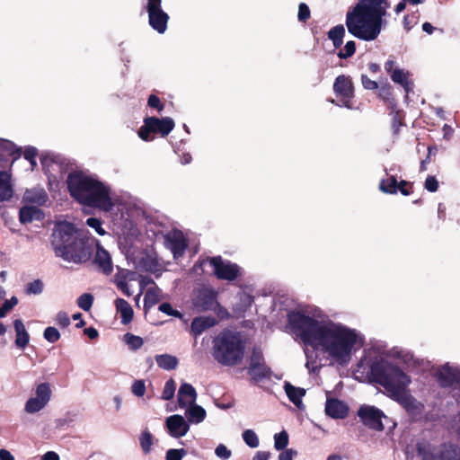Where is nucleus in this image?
<instances>
[{
	"label": "nucleus",
	"mask_w": 460,
	"mask_h": 460,
	"mask_svg": "<svg viewBox=\"0 0 460 460\" xmlns=\"http://www.w3.org/2000/svg\"><path fill=\"white\" fill-rule=\"evenodd\" d=\"M349 412L348 406L338 399H327L325 403V413L332 419H344Z\"/></svg>",
	"instance_id": "4be33fe9"
},
{
	"label": "nucleus",
	"mask_w": 460,
	"mask_h": 460,
	"mask_svg": "<svg viewBox=\"0 0 460 460\" xmlns=\"http://www.w3.org/2000/svg\"><path fill=\"white\" fill-rule=\"evenodd\" d=\"M0 460H15L14 456L7 449H0Z\"/></svg>",
	"instance_id": "338daca9"
},
{
	"label": "nucleus",
	"mask_w": 460,
	"mask_h": 460,
	"mask_svg": "<svg viewBox=\"0 0 460 460\" xmlns=\"http://www.w3.org/2000/svg\"><path fill=\"white\" fill-rule=\"evenodd\" d=\"M193 305L199 311L214 310L219 306L217 301V293L208 288L199 289L193 298Z\"/></svg>",
	"instance_id": "2eb2a0df"
},
{
	"label": "nucleus",
	"mask_w": 460,
	"mask_h": 460,
	"mask_svg": "<svg viewBox=\"0 0 460 460\" xmlns=\"http://www.w3.org/2000/svg\"><path fill=\"white\" fill-rule=\"evenodd\" d=\"M217 321L212 316H199L193 319L191 323V332L195 336L200 335L205 330L213 327Z\"/></svg>",
	"instance_id": "bb28decb"
},
{
	"label": "nucleus",
	"mask_w": 460,
	"mask_h": 460,
	"mask_svg": "<svg viewBox=\"0 0 460 460\" xmlns=\"http://www.w3.org/2000/svg\"><path fill=\"white\" fill-rule=\"evenodd\" d=\"M139 444L144 454L147 455L152 450L154 437L147 429L143 430L139 435Z\"/></svg>",
	"instance_id": "72a5a7b5"
},
{
	"label": "nucleus",
	"mask_w": 460,
	"mask_h": 460,
	"mask_svg": "<svg viewBox=\"0 0 460 460\" xmlns=\"http://www.w3.org/2000/svg\"><path fill=\"white\" fill-rule=\"evenodd\" d=\"M356 50V44L353 40L348 41L344 48L341 49L338 53V57L341 59H346L350 58Z\"/></svg>",
	"instance_id": "37998d69"
},
{
	"label": "nucleus",
	"mask_w": 460,
	"mask_h": 460,
	"mask_svg": "<svg viewBox=\"0 0 460 460\" xmlns=\"http://www.w3.org/2000/svg\"><path fill=\"white\" fill-rule=\"evenodd\" d=\"M22 199L27 204L40 207L47 202L48 195L44 189L37 187L27 190Z\"/></svg>",
	"instance_id": "b1692460"
},
{
	"label": "nucleus",
	"mask_w": 460,
	"mask_h": 460,
	"mask_svg": "<svg viewBox=\"0 0 460 460\" xmlns=\"http://www.w3.org/2000/svg\"><path fill=\"white\" fill-rule=\"evenodd\" d=\"M151 133H153V131L148 128L147 123H144L138 130L139 137L145 141L152 140V137H150Z\"/></svg>",
	"instance_id": "052dcab7"
},
{
	"label": "nucleus",
	"mask_w": 460,
	"mask_h": 460,
	"mask_svg": "<svg viewBox=\"0 0 460 460\" xmlns=\"http://www.w3.org/2000/svg\"><path fill=\"white\" fill-rule=\"evenodd\" d=\"M288 322L305 345L321 353L332 366H348L365 342L360 332L331 320L317 307L289 312Z\"/></svg>",
	"instance_id": "f257e3e1"
},
{
	"label": "nucleus",
	"mask_w": 460,
	"mask_h": 460,
	"mask_svg": "<svg viewBox=\"0 0 460 460\" xmlns=\"http://www.w3.org/2000/svg\"><path fill=\"white\" fill-rule=\"evenodd\" d=\"M144 123L147 126L153 133L159 134L162 137L167 136L174 128L175 124L172 118L164 117L162 119L156 117H147L144 119Z\"/></svg>",
	"instance_id": "6ab92c4d"
},
{
	"label": "nucleus",
	"mask_w": 460,
	"mask_h": 460,
	"mask_svg": "<svg viewBox=\"0 0 460 460\" xmlns=\"http://www.w3.org/2000/svg\"><path fill=\"white\" fill-rule=\"evenodd\" d=\"M96 248L93 259L94 264L105 275H110L113 270V263L110 252L105 250L98 240L95 239L93 247Z\"/></svg>",
	"instance_id": "a211bd4d"
},
{
	"label": "nucleus",
	"mask_w": 460,
	"mask_h": 460,
	"mask_svg": "<svg viewBox=\"0 0 460 460\" xmlns=\"http://www.w3.org/2000/svg\"><path fill=\"white\" fill-rule=\"evenodd\" d=\"M379 190L385 193L395 194L397 193V180L395 177L391 176L380 181Z\"/></svg>",
	"instance_id": "c9c22d12"
},
{
	"label": "nucleus",
	"mask_w": 460,
	"mask_h": 460,
	"mask_svg": "<svg viewBox=\"0 0 460 460\" xmlns=\"http://www.w3.org/2000/svg\"><path fill=\"white\" fill-rule=\"evenodd\" d=\"M44 339L50 343H55L60 339V332L55 327H47L43 332Z\"/></svg>",
	"instance_id": "c03bdc74"
},
{
	"label": "nucleus",
	"mask_w": 460,
	"mask_h": 460,
	"mask_svg": "<svg viewBox=\"0 0 460 460\" xmlns=\"http://www.w3.org/2000/svg\"><path fill=\"white\" fill-rule=\"evenodd\" d=\"M115 306L117 312L119 313L121 316V323L123 324L128 323L133 318V309L131 305L122 298H118L115 301Z\"/></svg>",
	"instance_id": "c756f323"
},
{
	"label": "nucleus",
	"mask_w": 460,
	"mask_h": 460,
	"mask_svg": "<svg viewBox=\"0 0 460 460\" xmlns=\"http://www.w3.org/2000/svg\"><path fill=\"white\" fill-rule=\"evenodd\" d=\"M159 310L162 313L166 314L167 315L181 317L180 312L172 309V305L169 303H163L159 305Z\"/></svg>",
	"instance_id": "5fc2aeb1"
},
{
	"label": "nucleus",
	"mask_w": 460,
	"mask_h": 460,
	"mask_svg": "<svg viewBox=\"0 0 460 460\" xmlns=\"http://www.w3.org/2000/svg\"><path fill=\"white\" fill-rule=\"evenodd\" d=\"M388 8L387 0H358L346 14L348 31L363 40H376L381 32L383 18Z\"/></svg>",
	"instance_id": "7ed1b4c3"
},
{
	"label": "nucleus",
	"mask_w": 460,
	"mask_h": 460,
	"mask_svg": "<svg viewBox=\"0 0 460 460\" xmlns=\"http://www.w3.org/2000/svg\"><path fill=\"white\" fill-rule=\"evenodd\" d=\"M66 182L71 196L80 204L104 212L113 209L111 188L96 175L74 172L69 173Z\"/></svg>",
	"instance_id": "39448f33"
},
{
	"label": "nucleus",
	"mask_w": 460,
	"mask_h": 460,
	"mask_svg": "<svg viewBox=\"0 0 460 460\" xmlns=\"http://www.w3.org/2000/svg\"><path fill=\"white\" fill-rule=\"evenodd\" d=\"M212 356L222 366L239 365L245 353V341L238 332L225 330L212 341Z\"/></svg>",
	"instance_id": "423d86ee"
},
{
	"label": "nucleus",
	"mask_w": 460,
	"mask_h": 460,
	"mask_svg": "<svg viewBox=\"0 0 460 460\" xmlns=\"http://www.w3.org/2000/svg\"><path fill=\"white\" fill-rule=\"evenodd\" d=\"M451 429L460 438V411L454 417L451 421Z\"/></svg>",
	"instance_id": "e2e57ef3"
},
{
	"label": "nucleus",
	"mask_w": 460,
	"mask_h": 460,
	"mask_svg": "<svg viewBox=\"0 0 460 460\" xmlns=\"http://www.w3.org/2000/svg\"><path fill=\"white\" fill-rule=\"evenodd\" d=\"M424 186L428 191L435 192L438 189V182L434 176H428Z\"/></svg>",
	"instance_id": "4d7b16f0"
},
{
	"label": "nucleus",
	"mask_w": 460,
	"mask_h": 460,
	"mask_svg": "<svg viewBox=\"0 0 460 460\" xmlns=\"http://www.w3.org/2000/svg\"><path fill=\"white\" fill-rule=\"evenodd\" d=\"M186 455L187 451L184 448H172L166 451L165 460H182Z\"/></svg>",
	"instance_id": "a18cd8bd"
},
{
	"label": "nucleus",
	"mask_w": 460,
	"mask_h": 460,
	"mask_svg": "<svg viewBox=\"0 0 460 460\" xmlns=\"http://www.w3.org/2000/svg\"><path fill=\"white\" fill-rule=\"evenodd\" d=\"M197 392L192 385L182 383L178 390L177 402L181 408H186L196 402Z\"/></svg>",
	"instance_id": "412c9836"
},
{
	"label": "nucleus",
	"mask_w": 460,
	"mask_h": 460,
	"mask_svg": "<svg viewBox=\"0 0 460 460\" xmlns=\"http://www.w3.org/2000/svg\"><path fill=\"white\" fill-rule=\"evenodd\" d=\"M288 445V434L287 431L282 430L281 432L275 434L274 436V447L277 450H283Z\"/></svg>",
	"instance_id": "a19ab883"
},
{
	"label": "nucleus",
	"mask_w": 460,
	"mask_h": 460,
	"mask_svg": "<svg viewBox=\"0 0 460 460\" xmlns=\"http://www.w3.org/2000/svg\"><path fill=\"white\" fill-rule=\"evenodd\" d=\"M369 368L373 380L382 385L386 394L397 402L409 415L416 418L422 414L424 405L408 389L411 379L398 366L387 358H380L370 362Z\"/></svg>",
	"instance_id": "f03ea898"
},
{
	"label": "nucleus",
	"mask_w": 460,
	"mask_h": 460,
	"mask_svg": "<svg viewBox=\"0 0 460 460\" xmlns=\"http://www.w3.org/2000/svg\"><path fill=\"white\" fill-rule=\"evenodd\" d=\"M418 453L422 460H460V447L445 443L438 447L419 444Z\"/></svg>",
	"instance_id": "6e6552de"
},
{
	"label": "nucleus",
	"mask_w": 460,
	"mask_h": 460,
	"mask_svg": "<svg viewBox=\"0 0 460 460\" xmlns=\"http://www.w3.org/2000/svg\"><path fill=\"white\" fill-rule=\"evenodd\" d=\"M239 300L242 303L241 309L245 310L246 308L250 307L252 304L253 303V297L244 292H242L238 295Z\"/></svg>",
	"instance_id": "864d4df0"
},
{
	"label": "nucleus",
	"mask_w": 460,
	"mask_h": 460,
	"mask_svg": "<svg viewBox=\"0 0 460 460\" xmlns=\"http://www.w3.org/2000/svg\"><path fill=\"white\" fill-rule=\"evenodd\" d=\"M176 390V383L173 379H169L165 382L162 394V399L169 401L173 398Z\"/></svg>",
	"instance_id": "58836bf2"
},
{
	"label": "nucleus",
	"mask_w": 460,
	"mask_h": 460,
	"mask_svg": "<svg viewBox=\"0 0 460 460\" xmlns=\"http://www.w3.org/2000/svg\"><path fill=\"white\" fill-rule=\"evenodd\" d=\"M44 214L38 206L26 205L20 209L19 219L22 224L31 223L34 220H41Z\"/></svg>",
	"instance_id": "393cba45"
},
{
	"label": "nucleus",
	"mask_w": 460,
	"mask_h": 460,
	"mask_svg": "<svg viewBox=\"0 0 460 460\" xmlns=\"http://www.w3.org/2000/svg\"><path fill=\"white\" fill-rule=\"evenodd\" d=\"M116 285L126 296H130L132 295L129 286L125 280H117Z\"/></svg>",
	"instance_id": "0e129e2a"
},
{
	"label": "nucleus",
	"mask_w": 460,
	"mask_h": 460,
	"mask_svg": "<svg viewBox=\"0 0 460 460\" xmlns=\"http://www.w3.org/2000/svg\"><path fill=\"white\" fill-rule=\"evenodd\" d=\"M345 29L342 24L332 27L328 32V38L332 41L335 48H339L343 43Z\"/></svg>",
	"instance_id": "473e14b6"
},
{
	"label": "nucleus",
	"mask_w": 460,
	"mask_h": 460,
	"mask_svg": "<svg viewBox=\"0 0 460 460\" xmlns=\"http://www.w3.org/2000/svg\"><path fill=\"white\" fill-rule=\"evenodd\" d=\"M208 261L213 267L215 275L219 279L232 281L240 275V268L237 264L225 261L220 256L212 257Z\"/></svg>",
	"instance_id": "f8f14e48"
},
{
	"label": "nucleus",
	"mask_w": 460,
	"mask_h": 460,
	"mask_svg": "<svg viewBox=\"0 0 460 460\" xmlns=\"http://www.w3.org/2000/svg\"><path fill=\"white\" fill-rule=\"evenodd\" d=\"M160 289L156 287L148 288L146 292L144 304L145 307H152L160 300Z\"/></svg>",
	"instance_id": "f704fd0d"
},
{
	"label": "nucleus",
	"mask_w": 460,
	"mask_h": 460,
	"mask_svg": "<svg viewBox=\"0 0 460 460\" xmlns=\"http://www.w3.org/2000/svg\"><path fill=\"white\" fill-rule=\"evenodd\" d=\"M93 296L89 293H84V294L81 295L76 300L77 305L81 309H83L84 311H86V312L90 311V309L93 306Z\"/></svg>",
	"instance_id": "ea45409f"
},
{
	"label": "nucleus",
	"mask_w": 460,
	"mask_h": 460,
	"mask_svg": "<svg viewBox=\"0 0 460 460\" xmlns=\"http://www.w3.org/2000/svg\"><path fill=\"white\" fill-rule=\"evenodd\" d=\"M15 330V345L20 349H24L30 341V335L21 319H16L13 322Z\"/></svg>",
	"instance_id": "c85d7f7f"
},
{
	"label": "nucleus",
	"mask_w": 460,
	"mask_h": 460,
	"mask_svg": "<svg viewBox=\"0 0 460 460\" xmlns=\"http://www.w3.org/2000/svg\"><path fill=\"white\" fill-rule=\"evenodd\" d=\"M333 92L339 98V102L332 100V103L349 110L354 109V85L350 76L345 75L337 76L333 84Z\"/></svg>",
	"instance_id": "1a4fd4ad"
},
{
	"label": "nucleus",
	"mask_w": 460,
	"mask_h": 460,
	"mask_svg": "<svg viewBox=\"0 0 460 460\" xmlns=\"http://www.w3.org/2000/svg\"><path fill=\"white\" fill-rule=\"evenodd\" d=\"M55 321L62 328H66L70 325V318L66 312L60 311L57 314Z\"/></svg>",
	"instance_id": "3c124183"
},
{
	"label": "nucleus",
	"mask_w": 460,
	"mask_h": 460,
	"mask_svg": "<svg viewBox=\"0 0 460 460\" xmlns=\"http://www.w3.org/2000/svg\"><path fill=\"white\" fill-rule=\"evenodd\" d=\"M361 83L365 89L367 90H375L377 88V83L374 80H371L368 78L367 75H361Z\"/></svg>",
	"instance_id": "680f3d73"
},
{
	"label": "nucleus",
	"mask_w": 460,
	"mask_h": 460,
	"mask_svg": "<svg viewBox=\"0 0 460 460\" xmlns=\"http://www.w3.org/2000/svg\"><path fill=\"white\" fill-rule=\"evenodd\" d=\"M23 155L24 158L31 163L32 167L36 165L35 158L37 156V149L35 147H27Z\"/></svg>",
	"instance_id": "6e6d98bb"
},
{
	"label": "nucleus",
	"mask_w": 460,
	"mask_h": 460,
	"mask_svg": "<svg viewBox=\"0 0 460 460\" xmlns=\"http://www.w3.org/2000/svg\"><path fill=\"white\" fill-rule=\"evenodd\" d=\"M145 8L152 29L160 34L164 33L167 30L169 15L162 8V0H147Z\"/></svg>",
	"instance_id": "9d476101"
},
{
	"label": "nucleus",
	"mask_w": 460,
	"mask_h": 460,
	"mask_svg": "<svg viewBox=\"0 0 460 460\" xmlns=\"http://www.w3.org/2000/svg\"><path fill=\"white\" fill-rule=\"evenodd\" d=\"M86 225L94 229L100 235H104L106 234L105 230L102 226V221L96 217H89L86 220Z\"/></svg>",
	"instance_id": "8fccbe9b"
},
{
	"label": "nucleus",
	"mask_w": 460,
	"mask_h": 460,
	"mask_svg": "<svg viewBox=\"0 0 460 460\" xmlns=\"http://www.w3.org/2000/svg\"><path fill=\"white\" fill-rule=\"evenodd\" d=\"M41 460H60V458L56 452L48 451L42 456Z\"/></svg>",
	"instance_id": "774afa93"
},
{
	"label": "nucleus",
	"mask_w": 460,
	"mask_h": 460,
	"mask_svg": "<svg viewBox=\"0 0 460 460\" xmlns=\"http://www.w3.org/2000/svg\"><path fill=\"white\" fill-rule=\"evenodd\" d=\"M44 284L40 279L30 282L26 287V293L29 295H40L43 292Z\"/></svg>",
	"instance_id": "79ce46f5"
},
{
	"label": "nucleus",
	"mask_w": 460,
	"mask_h": 460,
	"mask_svg": "<svg viewBox=\"0 0 460 460\" xmlns=\"http://www.w3.org/2000/svg\"><path fill=\"white\" fill-rule=\"evenodd\" d=\"M243 439L245 444L252 448L259 447V438L252 429L244 430L243 432Z\"/></svg>",
	"instance_id": "4c0bfd02"
},
{
	"label": "nucleus",
	"mask_w": 460,
	"mask_h": 460,
	"mask_svg": "<svg viewBox=\"0 0 460 460\" xmlns=\"http://www.w3.org/2000/svg\"><path fill=\"white\" fill-rule=\"evenodd\" d=\"M389 355L398 359L408 369H415L423 363L422 360L416 358L410 350L404 349L394 348L390 350Z\"/></svg>",
	"instance_id": "aec40b11"
},
{
	"label": "nucleus",
	"mask_w": 460,
	"mask_h": 460,
	"mask_svg": "<svg viewBox=\"0 0 460 460\" xmlns=\"http://www.w3.org/2000/svg\"><path fill=\"white\" fill-rule=\"evenodd\" d=\"M52 394V386L49 382L36 383L24 403V412L34 415L43 411L50 402Z\"/></svg>",
	"instance_id": "0eeeda50"
},
{
	"label": "nucleus",
	"mask_w": 460,
	"mask_h": 460,
	"mask_svg": "<svg viewBox=\"0 0 460 460\" xmlns=\"http://www.w3.org/2000/svg\"><path fill=\"white\" fill-rule=\"evenodd\" d=\"M435 376L440 386L460 389V366L446 363L436 369Z\"/></svg>",
	"instance_id": "9b49d317"
},
{
	"label": "nucleus",
	"mask_w": 460,
	"mask_h": 460,
	"mask_svg": "<svg viewBox=\"0 0 460 460\" xmlns=\"http://www.w3.org/2000/svg\"><path fill=\"white\" fill-rule=\"evenodd\" d=\"M296 452L293 449H286L279 456V460H293Z\"/></svg>",
	"instance_id": "69168bd1"
},
{
	"label": "nucleus",
	"mask_w": 460,
	"mask_h": 460,
	"mask_svg": "<svg viewBox=\"0 0 460 460\" xmlns=\"http://www.w3.org/2000/svg\"><path fill=\"white\" fill-rule=\"evenodd\" d=\"M215 454L217 457L224 460H227L231 456V451L223 444H220L216 447Z\"/></svg>",
	"instance_id": "603ef678"
},
{
	"label": "nucleus",
	"mask_w": 460,
	"mask_h": 460,
	"mask_svg": "<svg viewBox=\"0 0 460 460\" xmlns=\"http://www.w3.org/2000/svg\"><path fill=\"white\" fill-rule=\"evenodd\" d=\"M95 239L84 231L75 228L68 222H58L52 233V247L55 254L67 262L83 263L92 256Z\"/></svg>",
	"instance_id": "20e7f679"
},
{
	"label": "nucleus",
	"mask_w": 460,
	"mask_h": 460,
	"mask_svg": "<svg viewBox=\"0 0 460 460\" xmlns=\"http://www.w3.org/2000/svg\"><path fill=\"white\" fill-rule=\"evenodd\" d=\"M305 354H306V358H307V361H306V363H305V367H306V368H307L310 372H315V371H317V370L320 368L321 365H320V364H318V363L316 362V360L313 359V358H312L313 356H312V355H310V354L308 353V351H307V350H305Z\"/></svg>",
	"instance_id": "bf43d9fd"
},
{
	"label": "nucleus",
	"mask_w": 460,
	"mask_h": 460,
	"mask_svg": "<svg viewBox=\"0 0 460 460\" xmlns=\"http://www.w3.org/2000/svg\"><path fill=\"white\" fill-rule=\"evenodd\" d=\"M147 103L149 107L156 109L158 111H162L164 110V104L161 102L160 99L155 94H151L149 96Z\"/></svg>",
	"instance_id": "13d9d810"
},
{
	"label": "nucleus",
	"mask_w": 460,
	"mask_h": 460,
	"mask_svg": "<svg viewBox=\"0 0 460 460\" xmlns=\"http://www.w3.org/2000/svg\"><path fill=\"white\" fill-rule=\"evenodd\" d=\"M132 394L137 397L144 396L146 393V383L144 380H136L131 386Z\"/></svg>",
	"instance_id": "49530a36"
},
{
	"label": "nucleus",
	"mask_w": 460,
	"mask_h": 460,
	"mask_svg": "<svg viewBox=\"0 0 460 460\" xmlns=\"http://www.w3.org/2000/svg\"><path fill=\"white\" fill-rule=\"evenodd\" d=\"M358 416L364 425L375 430H383V418L385 413L373 405H361L358 411Z\"/></svg>",
	"instance_id": "ddd939ff"
},
{
	"label": "nucleus",
	"mask_w": 460,
	"mask_h": 460,
	"mask_svg": "<svg viewBox=\"0 0 460 460\" xmlns=\"http://www.w3.org/2000/svg\"><path fill=\"white\" fill-rule=\"evenodd\" d=\"M155 359L160 368L167 371L176 368L179 363L177 358L170 354L156 355Z\"/></svg>",
	"instance_id": "2f4dec72"
},
{
	"label": "nucleus",
	"mask_w": 460,
	"mask_h": 460,
	"mask_svg": "<svg viewBox=\"0 0 460 460\" xmlns=\"http://www.w3.org/2000/svg\"><path fill=\"white\" fill-rule=\"evenodd\" d=\"M14 193L12 175L0 170V203L9 201Z\"/></svg>",
	"instance_id": "5701e85b"
},
{
	"label": "nucleus",
	"mask_w": 460,
	"mask_h": 460,
	"mask_svg": "<svg viewBox=\"0 0 460 460\" xmlns=\"http://www.w3.org/2000/svg\"><path fill=\"white\" fill-rule=\"evenodd\" d=\"M168 434L173 438L184 437L190 430V424L185 418L179 414L171 415L165 420Z\"/></svg>",
	"instance_id": "dca6fc26"
},
{
	"label": "nucleus",
	"mask_w": 460,
	"mask_h": 460,
	"mask_svg": "<svg viewBox=\"0 0 460 460\" xmlns=\"http://www.w3.org/2000/svg\"><path fill=\"white\" fill-rule=\"evenodd\" d=\"M18 304V298L12 296L10 299L5 300L2 306H0V317H4L6 314Z\"/></svg>",
	"instance_id": "de8ad7c7"
},
{
	"label": "nucleus",
	"mask_w": 460,
	"mask_h": 460,
	"mask_svg": "<svg viewBox=\"0 0 460 460\" xmlns=\"http://www.w3.org/2000/svg\"><path fill=\"white\" fill-rule=\"evenodd\" d=\"M248 373L255 381L270 376V369L265 365L261 351L256 349L252 351Z\"/></svg>",
	"instance_id": "f3484780"
},
{
	"label": "nucleus",
	"mask_w": 460,
	"mask_h": 460,
	"mask_svg": "<svg viewBox=\"0 0 460 460\" xmlns=\"http://www.w3.org/2000/svg\"><path fill=\"white\" fill-rule=\"evenodd\" d=\"M185 416L190 425L199 424L206 419L207 412L202 406L195 402L186 407Z\"/></svg>",
	"instance_id": "a878e982"
},
{
	"label": "nucleus",
	"mask_w": 460,
	"mask_h": 460,
	"mask_svg": "<svg viewBox=\"0 0 460 460\" xmlns=\"http://www.w3.org/2000/svg\"><path fill=\"white\" fill-rule=\"evenodd\" d=\"M123 341L132 350H137L140 349L144 344V340L140 336H137L129 332L124 334Z\"/></svg>",
	"instance_id": "e433bc0d"
},
{
	"label": "nucleus",
	"mask_w": 460,
	"mask_h": 460,
	"mask_svg": "<svg viewBox=\"0 0 460 460\" xmlns=\"http://www.w3.org/2000/svg\"><path fill=\"white\" fill-rule=\"evenodd\" d=\"M284 390L288 399L300 410L304 409L303 397L305 394V390L300 387H296L289 383H286Z\"/></svg>",
	"instance_id": "cd10ccee"
},
{
	"label": "nucleus",
	"mask_w": 460,
	"mask_h": 460,
	"mask_svg": "<svg viewBox=\"0 0 460 460\" xmlns=\"http://www.w3.org/2000/svg\"><path fill=\"white\" fill-rule=\"evenodd\" d=\"M164 239L165 247L171 251L175 260L183 256L188 241L181 231L171 230L164 234Z\"/></svg>",
	"instance_id": "4468645a"
},
{
	"label": "nucleus",
	"mask_w": 460,
	"mask_h": 460,
	"mask_svg": "<svg viewBox=\"0 0 460 460\" xmlns=\"http://www.w3.org/2000/svg\"><path fill=\"white\" fill-rule=\"evenodd\" d=\"M310 9L305 3H300L298 5L297 19L299 22H305L310 18Z\"/></svg>",
	"instance_id": "09e8293b"
},
{
	"label": "nucleus",
	"mask_w": 460,
	"mask_h": 460,
	"mask_svg": "<svg viewBox=\"0 0 460 460\" xmlns=\"http://www.w3.org/2000/svg\"><path fill=\"white\" fill-rule=\"evenodd\" d=\"M391 79L395 83L399 84L403 87L406 93H408L411 88V83L409 80L410 74L407 71H404L403 69L395 68L394 69L393 73L391 74Z\"/></svg>",
	"instance_id": "7c9ffc66"
}]
</instances>
